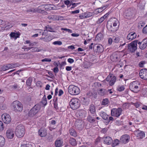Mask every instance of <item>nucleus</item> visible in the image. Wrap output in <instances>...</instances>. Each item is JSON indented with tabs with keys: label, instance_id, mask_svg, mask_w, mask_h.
<instances>
[{
	"label": "nucleus",
	"instance_id": "nucleus-16",
	"mask_svg": "<svg viewBox=\"0 0 147 147\" xmlns=\"http://www.w3.org/2000/svg\"><path fill=\"white\" fill-rule=\"evenodd\" d=\"M104 143L108 145L110 144L112 142V139L109 136H107L103 138Z\"/></svg>",
	"mask_w": 147,
	"mask_h": 147
},
{
	"label": "nucleus",
	"instance_id": "nucleus-33",
	"mask_svg": "<svg viewBox=\"0 0 147 147\" xmlns=\"http://www.w3.org/2000/svg\"><path fill=\"white\" fill-rule=\"evenodd\" d=\"M32 81V78L31 77H29L26 81V84L28 86H30L31 85Z\"/></svg>",
	"mask_w": 147,
	"mask_h": 147
},
{
	"label": "nucleus",
	"instance_id": "nucleus-44",
	"mask_svg": "<svg viewBox=\"0 0 147 147\" xmlns=\"http://www.w3.org/2000/svg\"><path fill=\"white\" fill-rule=\"evenodd\" d=\"M125 89L124 86H119L117 88V90L120 92L123 90Z\"/></svg>",
	"mask_w": 147,
	"mask_h": 147
},
{
	"label": "nucleus",
	"instance_id": "nucleus-52",
	"mask_svg": "<svg viewBox=\"0 0 147 147\" xmlns=\"http://www.w3.org/2000/svg\"><path fill=\"white\" fill-rule=\"evenodd\" d=\"M64 3L68 6H70L71 4L70 1L69 0H66L64 1Z\"/></svg>",
	"mask_w": 147,
	"mask_h": 147
},
{
	"label": "nucleus",
	"instance_id": "nucleus-43",
	"mask_svg": "<svg viewBox=\"0 0 147 147\" xmlns=\"http://www.w3.org/2000/svg\"><path fill=\"white\" fill-rule=\"evenodd\" d=\"M89 63L88 62L85 61L84 63L83 67L84 68H88L89 66Z\"/></svg>",
	"mask_w": 147,
	"mask_h": 147
},
{
	"label": "nucleus",
	"instance_id": "nucleus-37",
	"mask_svg": "<svg viewBox=\"0 0 147 147\" xmlns=\"http://www.w3.org/2000/svg\"><path fill=\"white\" fill-rule=\"evenodd\" d=\"M44 39L45 42L50 41L52 39V37L50 35H46L45 37H44Z\"/></svg>",
	"mask_w": 147,
	"mask_h": 147
},
{
	"label": "nucleus",
	"instance_id": "nucleus-27",
	"mask_svg": "<svg viewBox=\"0 0 147 147\" xmlns=\"http://www.w3.org/2000/svg\"><path fill=\"white\" fill-rule=\"evenodd\" d=\"M110 57L111 60L113 61H116L117 60L118 56L116 54L114 53Z\"/></svg>",
	"mask_w": 147,
	"mask_h": 147
},
{
	"label": "nucleus",
	"instance_id": "nucleus-23",
	"mask_svg": "<svg viewBox=\"0 0 147 147\" xmlns=\"http://www.w3.org/2000/svg\"><path fill=\"white\" fill-rule=\"evenodd\" d=\"M89 110L90 112L92 114H94L96 112L95 107L94 105L92 104L90 105Z\"/></svg>",
	"mask_w": 147,
	"mask_h": 147
},
{
	"label": "nucleus",
	"instance_id": "nucleus-13",
	"mask_svg": "<svg viewBox=\"0 0 147 147\" xmlns=\"http://www.w3.org/2000/svg\"><path fill=\"white\" fill-rule=\"evenodd\" d=\"M136 36L137 34L136 33L134 32H131L127 35V39L128 40L131 41L135 39L136 38Z\"/></svg>",
	"mask_w": 147,
	"mask_h": 147
},
{
	"label": "nucleus",
	"instance_id": "nucleus-3",
	"mask_svg": "<svg viewBox=\"0 0 147 147\" xmlns=\"http://www.w3.org/2000/svg\"><path fill=\"white\" fill-rule=\"evenodd\" d=\"M139 86L140 84L138 82L134 81L130 84L129 88L131 91L134 93H138L140 91L139 88Z\"/></svg>",
	"mask_w": 147,
	"mask_h": 147
},
{
	"label": "nucleus",
	"instance_id": "nucleus-42",
	"mask_svg": "<svg viewBox=\"0 0 147 147\" xmlns=\"http://www.w3.org/2000/svg\"><path fill=\"white\" fill-rule=\"evenodd\" d=\"M10 88L12 90H16L18 88V86L17 84L11 85L10 86Z\"/></svg>",
	"mask_w": 147,
	"mask_h": 147
},
{
	"label": "nucleus",
	"instance_id": "nucleus-19",
	"mask_svg": "<svg viewBox=\"0 0 147 147\" xmlns=\"http://www.w3.org/2000/svg\"><path fill=\"white\" fill-rule=\"evenodd\" d=\"M36 12L39 13H41L44 12L45 10L44 9V5H42L38 7L37 8H36Z\"/></svg>",
	"mask_w": 147,
	"mask_h": 147
},
{
	"label": "nucleus",
	"instance_id": "nucleus-15",
	"mask_svg": "<svg viewBox=\"0 0 147 147\" xmlns=\"http://www.w3.org/2000/svg\"><path fill=\"white\" fill-rule=\"evenodd\" d=\"M38 134L41 137H44L47 134V130L44 128H41L38 131Z\"/></svg>",
	"mask_w": 147,
	"mask_h": 147
},
{
	"label": "nucleus",
	"instance_id": "nucleus-2",
	"mask_svg": "<svg viewBox=\"0 0 147 147\" xmlns=\"http://www.w3.org/2000/svg\"><path fill=\"white\" fill-rule=\"evenodd\" d=\"M25 134L24 126L22 124L17 126L16 129V134L17 136L21 138Z\"/></svg>",
	"mask_w": 147,
	"mask_h": 147
},
{
	"label": "nucleus",
	"instance_id": "nucleus-25",
	"mask_svg": "<svg viewBox=\"0 0 147 147\" xmlns=\"http://www.w3.org/2000/svg\"><path fill=\"white\" fill-rule=\"evenodd\" d=\"M100 115L103 119L105 120L108 119L109 116L105 113L104 112H101L100 113Z\"/></svg>",
	"mask_w": 147,
	"mask_h": 147
},
{
	"label": "nucleus",
	"instance_id": "nucleus-20",
	"mask_svg": "<svg viewBox=\"0 0 147 147\" xmlns=\"http://www.w3.org/2000/svg\"><path fill=\"white\" fill-rule=\"evenodd\" d=\"M20 35V34L19 32H11L10 34L11 37L15 38V39L18 38H19Z\"/></svg>",
	"mask_w": 147,
	"mask_h": 147
},
{
	"label": "nucleus",
	"instance_id": "nucleus-1",
	"mask_svg": "<svg viewBox=\"0 0 147 147\" xmlns=\"http://www.w3.org/2000/svg\"><path fill=\"white\" fill-rule=\"evenodd\" d=\"M11 107L13 110L16 112L21 111L23 109L22 104L17 100L13 102L11 105Z\"/></svg>",
	"mask_w": 147,
	"mask_h": 147
},
{
	"label": "nucleus",
	"instance_id": "nucleus-58",
	"mask_svg": "<svg viewBox=\"0 0 147 147\" xmlns=\"http://www.w3.org/2000/svg\"><path fill=\"white\" fill-rule=\"evenodd\" d=\"M86 14V18H88L89 17H90L92 15V13L91 12H88L87 13H85Z\"/></svg>",
	"mask_w": 147,
	"mask_h": 147
},
{
	"label": "nucleus",
	"instance_id": "nucleus-63",
	"mask_svg": "<svg viewBox=\"0 0 147 147\" xmlns=\"http://www.w3.org/2000/svg\"><path fill=\"white\" fill-rule=\"evenodd\" d=\"M108 7V5L102 7H101L100 8H98L97 9V10H105L106 8Z\"/></svg>",
	"mask_w": 147,
	"mask_h": 147
},
{
	"label": "nucleus",
	"instance_id": "nucleus-5",
	"mask_svg": "<svg viewBox=\"0 0 147 147\" xmlns=\"http://www.w3.org/2000/svg\"><path fill=\"white\" fill-rule=\"evenodd\" d=\"M138 40H135L128 45V50L131 53L134 52L137 49Z\"/></svg>",
	"mask_w": 147,
	"mask_h": 147
},
{
	"label": "nucleus",
	"instance_id": "nucleus-59",
	"mask_svg": "<svg viewBox=\"0 0 147 147\" xmlns=\"http://www.w3.org/2000/svg\"><path fill=\"white\" fill-rule=\"evenodd\" d=\"M112 75H109L107 76V78L106 79V80L108 82H110V80L111 79V78L112 77Z\"/></svg>",
	"mask_w": 147,
	"mask_h": 147
},
{
	"label": "nucleus",
	"instance_id": "nucleus-56",
	"mask_svg": "<svg viewBox=\"0 0 147 147\" xmlns=\"http://www.w3.org/2000/svg\"><path fill=\"white\" fill-rule=\"evenodd\" d=\"M123 122L121 121L118 120H117L115 122L116 125H119L123 124Z\"/></svg>",
	"mask_w": 147,
	"mask_h": 147
},
{
	"label": "nucleus",
	"instance_id": "nucleus-38",
	"mask_svg": "<svg viewBox=\"0 0 147 147\" xmlns=\"http://www.w3.org/2000/svg\"><path fill=\"white\" fill-rule=\"evenodd\" d=\"M42 103L44 105H47V99L45 95H44V96L42 98Z\"/></svg>",
	"mask_w": 147,
	"mask_h": 147
},
{
	"label": "nucleus",
	"instance_id": "nucleus-12",
	"mask_svg": "<svg viewBox=\"0 0 147 147\" xmlns=\"http://www.w3.org/2000/svg\"><path fill=\"white\" fill-rule=\"evenodd\" d=\"M93 47L94 50L96 52L101 53L103 51V47L101 45H95Z\"/></svg>",
	"mask_w": 147,
	"mask_h": 147
},
{
	"label": "nucleus",
	"instance_id": "nucleus-55",
	"mask_svg": "<svg viewBox=\"0 0 147 147\" xmlns=\"http://www.w3.org/2000/svg\"><path fill=\"white\" fill-rule=\"evenodd\" d=\"M120 40V38L119 37H115L114 39L113 42L116 43H118L119 41Z\"/></svg>",
	"mask_w": 147,
	"mask_h": 147
},
{
	"label": "nucleus",
	"instance_id": "nucleus-46",
	"mask_svg": "<svg viewBox=\"0 0 147 147\" xmlns=\"http://www.w3.org/2000/svg\"><path fill=\"white\" fill-rule=\"evenodd\" d=\"M4 128L3 123L2 121H0V131L3 130Z\"/></svg>",
	"mask_w": 147,
	"mask_h": 147
},
{
	"label": "nucleus",
	"instance_id": "nucleus-53",
	"mask_svg": "<svg viewBox=\"0 0 147 147\" xmlns=\"http://www.w3.org/2000/svg\"><path fill=\"white\" fill-rule=\"evenodd\" d=\"M100 93L101 96H103L106 91V90H102V89H101L100 90Z\"/></svg>",
	"mask_w": 147,
	"mask_h": 147
},
{
	"label": "nucleus",
	"instance_id": "nucleus-30",
	"mask_svg": "<svg viewBox=\"0 0 147 147\" xmlns=\"http://www.w3.org/2000/svg\"><path fill=\"white\" fill-rule=\"evenodd\" d=\"M74 85H71L69 86L68 88L69 93L71 95H74Z\"/></svg>",
	"mask_w": 147,
	"mask_h": 147
},
{
	"label": "nucleus",
	"instance_id": "nucleus-11",
	"mask_svg": "<svg viewBox=\"0 0 147 147\" xmlns=\"http://www.w3.org/2000/svg\"><path fill=\"white\" fill-rule=\"evenodd\" d=\"M130 138L129 136L127 134L124 135L122 136L120 138V142L124 144H126L129 141Z\"/></svg>",
	"mask_w": 147,
	"mask_h": 147
},
{
	"label": "nucleus",
	"instance_id": "nucleus-41",
	"mask_svg": "<svg viewBox=\"0 0 147 147\" xmlns=\"http://www.w3.org/2000/svg\"><path fill=\"white\" fill-rule=\"evenodd\" d=\"M109 102V100L108 99L105 98L103 99L102 102V104L103 105H106L108 104Z\"/></svg>",
	"mask_w": 147,
	"mask_h": 147
},
{
	"label": "nucleus",
	"instance_id": "nucleus-50",
	"mask_svg": "<svg viewBox=\"0 0 147 147\" xmlns=\"http://www.w3.org/2000/svg\"><path fill=\"white\" fill-rule=\"evenodd\" d=\"M21 147H32V145L30 144H23L21 145Z\"/></svg>",
	"mask_w": 147,
	"mask_h": 147
},
{
	"label": "nucleus",
	"instance_id": "nucleus-60",
	"mask_svg": "<svg viewBox=\"0 0 147 147\" xmlns=\"http://www.w3.org/2000/svg\"><path fill=\"white\" fill-rule=\"evenodd\" d=\"M73 99V98H72L71 100V101L70 102V107L71 109H74V102H72V100Z\"/></svg>",
	"mask_w": 147,
	"mask_h": 147
},
{
	"label": "nucleus",
	"instance_id": "nucleus-17",
	"mask_svg": "<svg viewBox=\"0 0 147 147\" xmlns=\"http://www.w3.org/2000/svg\"><path fill=\"white\" fill-rule=\"evenodd\" d=\"M80 100L77 98H74V107L75 109L78 108L80 106Z\"/></svg>",
	"mask_w": 147,
	"mask_h": 147
},
{
	"label": "nucleus",
	"instance_id": "nucleus-29",
	"mask_svg": "<svg viewBox=\"0 0 147 147\" xmlns=\"http://www.w3.org/2000/svg\"><path fill=\"white\" fill-rule=\"evenodd\" d=\"M5 140L3 137L0 136V147H3L4 145Z\"/></svg>",
	"mask_w": 147,
	"mask_h": 147
},
{
	"label": "nucleus",
	"instance_id": "nucleus-32",
	"mask_svg": "<svg viewBox=\"0 0 147 147\" xmlns=\"http://www.w3.org/2000/svg\"><path fill=\"white\" fill-rule=\"evenodd\" d=\"M80 92L79 88L77 87L74 86V95H78Z\"/></svg>",
	"mask_w": 147,
	"mask_h": 147
},
{
	"label": "nucleus",
	"instance_id": "nucleus-45",
	"mask_svg": "<svg viewBox=\"0 0 147 147\" xmlns=\"http://www.w3.org/2000/svg\"><path fill=\"white\" fill-rule=\"evenodd\" d=\"M27 12L28 13H35L36 12V8H32L31 9H29L27 10Z\"/></svg>",
	"mask_w": 147,
	"mask_h": 147
},
{
	"label": "nucleus",
	"instance_id": "nucleus-39",
	"mask_svg": "<svg viewBox=\"0 0 147 147\" xmlns=\"http://www.w3.org/2000/svg\"><path fill=\"white\" fill-rule=\"evenodd\" d=\"M45 30L47 31H49L51 32H54L53 31V29L51 27L49 26V25H47L45 26Z\"/></svg>",
	"mask_w": 147,
	"mask_h": 147
},
{
	"label": "nucleus",
	"instance_id": "nucleus-54",
	"mask_svg": "<svg viewBox=\"0 0 147 147\" xmlns=\"http://www.w3.org/2000/svg\"><path fill=\"white\" fill-rule=\"evenodd\" d=\"M53 44L54 45H61L62 43L61 41H55L53 42Z\"/></svg>",
	"mask_w": 147,
	"mask_h": 147
},
{
	"label": "nucleus",
	"instance_id": "nucleus-57",
	"mask_svg": "<svg viewBox=\"0 0 147 147\" xmlns=\"http://www.w3.org/2000/svg\"><path fill=\"white\" fill-rule=\"evenodd\" d=\"M142 32L144 34L147 33V25L143 29Z\"/></svg>",
	"mask_w": 147,
	"mask_h": 147
},
{
	"label": "nucleus",
	"instance_id": "nucleus-64",
	"mask_svg": "<svg viewBox=\"0 0 147 147\" xmlns=\"http://www.w3.org/2000/svg\"><path fill=\"white\" fill-rule=\"evenodd\" d=\"M69 143L72 146L74 145V139L73 138H70L69 140Z\"/></svg>",
	"mask_w": 147,
	"mask_h": 147
},
{
	"label": "nucleus",
	"instance_id": "nucleus-21",
	"mask_svg": "<svg viewBox=\"0 0 147 147\" xmlns=\"http://www.w3.org/2000/svg\"><path fill=\"white\" fill-rule=\"evenodd\" d=\"M44 5L45 9L46 10H51L53 9V5L52 4H46Z\"/></svg>",
	"mask_w": 147,
	"mask_h": 147
},
{
	"label": "nucleus",
	"instance_id": "nucleus-35",
	"mask_svg": "<svg viewBox=\"0 0 147 147\" xmlns=\"http://www.w3.org/2000/svg\"><path fill=\"white\" fill-rule=\"evenodd\" d=\"M87 119L90 123L94 122L95 121V120L94 118L93 117H92L90 115H89L88 116Z\"/></svg>",
	"mask_w": 147,
	"mask_h": 147
},
{
	"label": "nucleus",
	"instance_id": "nucleus-51",
	"mask_svg": "<svg viewBox=\"0 0 147 147\" xmlns=\"http://www.w3.org/2000/svg\"><path fill=\"white\" fill-rule=\"evenodd\" d=\"M142 45L139 46V47L140 49H143L146 47V43H142Z\"/></svg>",
	"mask_w": 147,
	"mask_h": 147
},
{
	"label": "nucleus",
	"instance_id": "nucleus-36",
	"mask_svg": "<svg viewBox=\"0 0 147 147\" xmlns=\"http://www.w3.org/2000/svg\"><path fill=\"white\" fill-rule=\"evenodd\" d=\"M7 106L5 104L2 103L0 104V109L2 110H4L7 109Z\"/></svg>",
	"mask_w": 147,
	"mask_h": 147
},
{
	"label": "nucleus",
	"instance_id": "nucleus-26",
	"mask_svg": "<svg viewBox=\"0 0 147 147\" xmlns=\"http://www.w3.org/2000/svg\"><path fill=\"white\" fill-rule=\"evenodd\" d=\"M116 80V77L115 76H112L111 79L109 82V84L110 86L113 85L115 82Z\"/></svg>",
	"mask_w": 147,
	"mask_h": 147
},
{
	"label": "nucleus",
	"instance_id": "nucleus-40",
	"mask_svg": "<svg viewBox=\"0 0 147 147\" xmlns=\"http://www.w3.org/2000/svg\"><path fill=\"white\" fill-rule=\"evenodd\" d=\"M119 140L116 139L114 142L112 141L113 144L112 146H115L119 144Z\"/></svg>",
	"mask_w": 147,
	"mask_h": 147
},
{
	"label": "nucleus",
	"instance_id": "nucleus-9",
	"mask_svg": "<svg viewBox=\"0 0 147 147\" xmlns=\"http://www.w3.org/2000/svg\"><path fill=\"white\" fill-rule=\"evenodd\" d=\"M139 75L140 78L144 80L147 79V69H141L139 72Z\"/></svg>",
	"mask_w": 147,
	"mask_h": 147
},
{
	"label": "nucleus",
	"instance_id": "nucleus-61",
	"mask_svg": "<svg viewBox=\"0 0 147 147\" xmlns=\"http://www.w3.org/2000/svg\"><path fill=\"white\" fill-rule=\"evenodd\" d=\"M79 17L81 19H83L84 18H86L85 13L83 14L82 15H79Z\"/></svg>",
	"mask_w": 147,
	"mask_h": 147
},
{
	"label": "nucleus",
	"instance_id": "nucleus-48",
	"mask_svg": "<svg viewBox=\"0 0 147 147\" xmlns=\"http://www.w3.org/2000/svg\"><path fill=\"white\" fill-rule=\"evenodd\" d=\"M40 51V49L37 47H32L31 50V51L32 52Z\"/></svg>",
	"mask_w": 147,
	"mask_h": 147
},
{
	"label": "nucleus",
	"instance_id": "nucleus-18",
	"mask_svg": "<svg viewBox=\"0 0 147 147\" xmlns=\"http://www.w3.org/2000/svg\"><path fill=\"white\" fill-rule=\"evenodd\" d=\"M59 16L56 15H50L48 17V18L50 20L57 21L59 20Z\"/></svg>",
	"mask_w": 147,
	"mask_h": 147
},
{
	"label": "nucleus",
	"instance_id": "nucleus-10",
	"mask_svg": "<svg viewBox=\"0 0 147 147\" xmlns=\"http://www.w3.org/2000/svg\"><path fill=\"white\" fill-rule=\"evenodd\" d=\"M107 27L109 31L112 33L115 32L117 30V27L113 26L111 23H107Z\"/></svg>",
	"mask_w": 147,
	"mask_h": 147
},
{
	"label": "nucleus",
	"instance_id": "nucleus-62",
	"mask_svg": "<svg viewBox=\"0 0 147 147\" xmlns=\"http://www.w3.org/2000/svg\"><path fill=\"white\" fill-rule=\"evenodd\" d=\"M51 59L45 58L44 59H42L41 61L42 62H51Z\"/></svg>",
	"mask_w": 147,
	"mask_h": 147
},
{
	"label": "nucleus",
	"instance_id": "nucleus-49",
	"mask_svg": "<svg viewBox=\"0 0 147 147\" xmlns=\"http://www.w3.org/2000/svg\"><path fill=\"white\" fill-rule=\"evenodd\" d=\"M145 63L146 62L144 61H140L139 64V66L140 67H142L144 66V65Z\"/></svg>",
	"mask_w": 147,
	"mask_h": 147
},
{
	"label": "nucleus",
	"instance_id": "nucleus-6",
	"mask_svg": "<svg viewBox=\"0 0 147 147\" xmlns=\"http://www.w3.org/2000/svg\"><path fill=\"white\" fill-rule=\"evenodd\" d=\"M136 11L134 8H129L125 11V17L127 19H130L136 13Z\"/></svg>",
	"mask_w": 147,
	"mask_h": 147
},
{
	"label": "nucleus",
	"instance_id": "nucleus-4",
	"mask_svg": "<svg viewBox=\"0 0 147 147\" xmlns=\"http://www.w3.org/2000/svg\"><path fill=\"white\" fill-rule=\"evenodd\" d=\"M40 106L39 105H35L29 111L28 115L30 117H32L36 115L40 109Z\"/></svg>",
	"mask_w": 147,
	"mask_h": 147
},
{
	"label": "nucleus",
	"instance_id": "nucleus-8",
	"mask_svg": "<svg viewBox=\"0 0 147 147\" xmlns=\"http://www.w3.org/2000/svg\"><path fill=\"white\" fill-rule=\"evenodd\" d=\"M1 118L3 122L7 124L9 123L11 121L10 116L6 113H4L2 115Z\"/></svg>",
	"mask_w": 147,
	"mask_h": 147
},
{
	"label": "nucleus",
	"instance_id": "nucleus-47",
	"mask_svg": "<svg viewBox=\"0 0 147 147\" xmlns=\"http://www.w3.org/2000/svg\"><path fill=\"white\" fill-rule=\"evenodd\" d=\"M105 19L103 16L101 17L100 18L98 19V20L97 21V22L98 24H100L102 23Z\"/></svg>",
	"mask_w": 147,
	"mask_h": 147
},
{
	"label": "nucleus",
	"instance_id": "nucleus-24",
	"mask_svg": "<svg viewBox=\"0 0 147 147\" xmlns=\"http://www.w3.org/2000/svg\"><path fill=\"white\" fill-rule=\"evenodd\" d=\"M145 136V134L143 131H138L137 134V137L138 138L141 139Z\"/></svg>",
	"mask_w": 147,
	"mask_h": 147
},
{
	"label": "nucleus",
	"instance_id": "nucleus-31",
	"mask_svg": "<svg viewBox=\"0 0 147 147\" xmlns=\"http://www.w3.org/2000/svg\"><path fill=\"white\" fill-rule=\"evenodd\" d=\"M103 37V36L102 34L100 33H99L96 35L95 38V40L99 41L102 39Z\"/></svg>",
	"mask_w": 147,
	"mask_h": 147
},
{
	"label": "nucleus",
	"instance_id": "nucleus-34",
	"mask_svg": "<svg viewBox=\"0 0 147 147\" xmlns=\"http://www.w3.org/2000/svg\"><path fill=\"white\" fill-rule=\"evenodd\" d=\"M10 65V69H13L18 67L19 65V64L17 63H12L9 64Z\"/></svg>",
	"mask_w": 147,
	"mask_h": 147
},
{
	"label": "nucleus",
	"instance_id": "nucleus-14",
	"mask_svg": "<svg viewBox=\"0 0 147 147\" xmlns=\"http://www.w3.org/2000/svg\"><path fill=\"white\" fill-rule=\"evenodd\" d=\"M14 131L12 129H8L6 132L7 137L9 139H12L14 136Z\"/></svg>",
	"mask_w": 147,
	"mask_h": 147
},
{
	"label": "nucleus",
	"instance_id": "nucleus-22",
	"mask_svg": "<svg viewBox=\"0 0 147 147\" xmlns=\"http://www.w3.org/2000/svg\"><path fill=\"white\" fill-rule=\"evenodd\" d=\"M63 144L62 140H57L55 141V145L56 147H60Z\"/></svg>",
	"mask_w": 147,
	"mask_h": 147
},
{
	"label": "nucleus",
	"instance_id": "nucleus-7",
	"mask_svg": "<svg viewBox=\"0 0 147 147\" xmlns=\"http://www.w3.org/2000/svg\"><path fill=\"white\" fill-rule=\"evenodd\" d=\"M122 110L120 108L113 109L111 110V115L112 116L118 117L121 114Z\"/></svg>",
	"mask_w": 147,
	"mask_h": 147
},
{
	"label": "nucleus",
	"instance_id": "nucleus-28",
	"mask_svg": "<svg viewBox=\"0 0 147 147\" xmlns=\"http://www.w3.org/2000/svg\"><path fill=\"white\" fill-rule=\"evenodd\" d=\"M9 64L5 65L3 66L1 68V71H4L10 69V66Z\"/></svg>",
	"mask_w": 147,
	"mask_h": 147
}]
</instances>
